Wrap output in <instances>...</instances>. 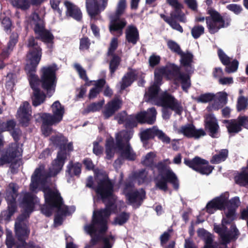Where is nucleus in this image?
<instances>
[{
  "mask_svg": "<svg viewBox=\"0 0 248 248\" xmlns=\"http://www.w3.org/2000/svg\"><path fill=\"white\" fill-rule=\"evenodd\" d=\"M107 55L111 57L109 62V70L111 76H113L120 65L121 58L118 54Z\"/></svg>",
  "mask_w": 248,
  "mask_h": 248,
  "instance_id": "nucleus-38",
  "label": "nucleus"
},
{
  "mask_svg": "<svg viewBox=\"0 0 248 248\" xmlns=\"http://www.w3.org/2000/svg\"><path fill=\"white\" fill-rule=\"evenodd\" d=\"M97 186L94 190L99 198L104 203L113 195L114 183L105 172L100 173L95 178Z\"/></svg>",
  "mask_w": 248,
  "mask_h": 248,
  "instance_id": "nucleus-7",
  "label": "nucleus"
},
{
  "mask_svg": "<svg viewBox=\"0 0 248 248\" xmlns=\"http://www.w3.org/2000/svg\"><path fill=\"white\" fill-rule=\"evenodd\" d=\"M129 70H130V71L127 72L122 79V81L121 82V89L122 90L130 86L137 78L138 72L137 70L131 68H129Z\"/></svg>",
  "mask_w": 248,
  "mask_h": 248,
  "instance_id": "nucleus-30",
  "label": "nucleus"
},
{
  "mask_svg": "<svg viewBox=\"0 0 248 248\" xmlns=\"http://www.w3.org/2000/svg\"><path fill=\"white\" fill-rule=\"evenodd\" d=\"M91 44L90 39L87 36H84L80 39L79 48L81 51L88 50Z\"/></svg>",
  "mask_w": 248,
  "mask_h": 248,
  "instance_id": "nucleus-61",
  "label": "nucleus"
},
{
  "mask_svg": "<svg viewBox=\"0 0 248 248\" xmlns=\"http://www.w3.org/2000/svg\"><path fill=\"white\" fill-rule=\"evenodd\" d=\"M226 194H227L226 207H227V208L234 209V210H236V209L239 206L241 203L239 198L238 197L236 196L233 198H232L231 199L229 200V193H226Z\"/></svg>",
  "mask_w": 248,
  "mask_h": 248,
  "instance_id": "nucleus-51",
  "label": "nucleus"
},
{
  "mask_svg": "<svg viewBox=\"0 0 248 248\" xmlns=\"http://www.w3.org/2000/svg\"><path fill=\"white\" fill-rule=\"evenodd\" d=\"M31 213V212H29V211L24 210V212L17 217L15 225H27L25 222V220L30 217V215Z\"/></svg>",
  "mask_w": 248,
  "mask_h": 248,
  "instance_id": "nucleus-55",
  "label": "nucleus"
},
{
  "mask_svg": "<svg viewBox=\"0 0 248 248\" xmlns=\"http://www.w3.org/2000/svg\"><path fill=\"white\" fill-rule=\"evenodd\" d=\"M69 155L57 152L56 158L52 161L51 166L46 172H44V166L41 165L37 168L31 177V183L30 185L31 191H34L40 184L45 183L48 178L56 176L62 170L67 156Z\"/></svg>",
  "mask_w": 248,
  "mask_h": 248,
  "instance_id": "nucleus-3",
  "label": "nucleus"
},
{
  "mask_svg": "<svg viewBox=\"0 0 248 248\" xmlns=\"http://www.w3.org/2000/svg\"><path fill=\"white\" fill-rule=\"evenodd\" d=\"M104 104V100L93 102L88 106L87 108V111L88 112H96L99 111L103 107Z\"/></svg>",
  "mask_w": 248,
  "mask_h": 248,
  "instance_id": "nucleus-58",
  "label": "nucleus"
},
{
  "mask_svg": "<svg viewBox=\"0 0 248 248\" xmlns=\"http://www.w3.org/2000/svg\"><path fill=\"white\" fill-rule=\"evenodd\" d=\"M166 77L175 81L183 73L181 72L180 67L174 63H170L165 66Z\"/></svg>",
  "mask_w": 248,
  "mask_h": 248,
  "instance_id": "nucleus-36",
  "label": "nucleus"
},
{
  "mask_svg": "<svg viewBox=\"0 0 248 248\" xmlns=\"http://www.w3.org/2000/svg\"><path fill=\"white\" fill-rule=\"evenodd\" d=\"M227 194H221L219 196L214 198L208 202L206 206V212L212 214L217 210H222L226 208Z\"/></svg>",
  "mask_w": 248,
  "mask_h": 248,
  "instance_id": "nucleus-18",
  "label": "nucleus"
},
{
  "mask_svg": "<svg viewBox=\"0 0 248 248\" xmlns=\"http://www.w3.org/2000/svg\"><path fill=\"white\" fill-rule=\"evenodd\" d=\"M177 133L183 134L187 138L195 139H198L206 135V132L202 128L196 129L195 126L190 123L181 126L177 130Z\"/></svg>",
  "mask_w": 248,
  "mask_h": 248,
  "instance_id": "nucleus-16",
  "label": "nucleus"
},
{
  "mask_svg": "<svg viewBox=\"0 0 248 248\" xmlns=\"http://www.w3.org/2000/svg\"><path fill=\"white\" fill-rule=\"evenodd\" d=\"M226 225V224L222 222V227L219 225H215L214 228L215 232L220 235L222 244H228L232 239V237L230 231H227L228 228Z\"/></svg>",
  "mask_w": 248,
  "mask_h": 248,
  "instance_id": "nucleus-32",
  "label": "nucleus"
},
{
  "mask_svg": "<svg viewBox=\"0 0 248 248\" xmlns=\"http://www.w3.org/2000/svg\"><path fill=\"white\" fill-rule=\"evenodd\" d=\"M204 33V28L201 25H196L191 30V35L195 39L200 38Z\"/></svg>",
  "mask_w": 248,
  "mask_h": 248,
  "instance_id": "nucleus-54",
  "label": "nucleus"
},
{
  "mask_svg": "<svg viewBox=\"0 0 248 248\" xmlns=\"http://www.w3.org/2000/svg\"><path fill=\"white\" fill-rule=\"evenodd\" d=\"M118 46V39L115 37L112 38L109 46L108 49L107 55L116 54L115 51L116 50Z\"/></svg>",
  "mask_w": 248,
  "mask_h": 248,
  "instance_id": "nucleus-64",
  "label": "nucleus"
},
{
  "mask_svg": "<svg viewBox=\"0 0 248 248\" xmlns=\"http://www.w3.org/2000/svg\"><path fill=\"white\" fill-rule=\"evenodd\" d=\"M160 85L161 84H155V83L154 82L152 85L148 87L144 96L145 102L155 103L156 104L159 96L158 94L160 91Z\"/></svg>",
  "mask_w": 248,
  "mask_h": 248,
  "instance_id": "nucleus-26",
  "label": "nucleus"
},
{
  "mask_svg": "<svg viewBox=\"0 0 248 248\" xmlns=\"http://www.w3.org/2000/svg\"><path fill=\"white\" fill-rule=\"evenodd\" d=\"M105 203V207L99 210H94L93 214L91 223L86 226V229L90 234L97 232L96 227L101 233H105L108 229V221L113 210L114 202L109 199Z\"/></svg>",
  "mask_w": 248,
  "mask_h": 248,
  "instance_id": "nucleus-4",
  "label": "nucleus"
},
{
  "mask_svg": "<svg viewBox=\"0 0 248 248\" xmlns=\"http://www.w3.org/2000/svg\"><path fill=\"white\" fill-rule=\"evenodd\" d=\"M22 151L19 147L18 143H11L5 149L3 155L8 161V163L12 162L16 157L21 156Z\"/></svg>",
  "mask_w": 248,
  "mask_h": 248,
  "instance_id": "nucleus-27",
  "label": "nucleus"
},
{
  "mask_svg": "<svg viewBox=\"0 0 248 248\" xmlns=\"http://www.w3.org/2000/svg\"><path fill=\"white\" fill-rule=\"evenodd\" d=\"M136 189L135 185L131 180H126L123 184L122 193L125 198Z\"/></svg>",
  "mask_w": 248,
  "mask_h": 248,
  "instance_id": "nucleus-47",
  "label": "nucleus"
},
{
  "mask_svg": "<svg viewBox=\"0 0 248 248\" xmlns=\"http://www.w3.org/2000/svg\"><path fill=\"white\" fill-rule=\"evenodd\" d=\"M51 108L53 115L61 122L64 113V107L59 101H56L52 105Z\"/></svg>",
  "mask_w": 248,
  "mask_h": 248,
  "instance_id": "nucleus-41",
  "label": "nucleus"
},
{
  "mask_svg": "<svg viewBox=\"0 0 248 248\" xmlns=\"http://www.w3.org/2000/svg\"><path fill=\"white\" fill-rule=\"evenodd\" d=\"M176 81L181 82V87L183 90L186 92L191 86L190 76L186 73H183L178 77Z\"/></svg>",
  "mask_w": 248,
  "mask_h": 248,
  "instance_id": "nucleus-44",
  "label": "nucleus"
},
{
  "mask_svg": "<svg viewBox=\"0 0 248 248\" xmlns=\"http://www.w3.org/2000/svg\"><path fill=\"white\" fill-rule=\"evenodd\" d=\"M160 61L161 57L160 56L153 54L149 58V66L153 68L155 67L160 63Z\"/></svg>",
  "mask_w": 248,
  "mask_h": 248,
  "instance_id": "nucleus-63",
  "label": "nucleus"
},
{
  "mask_svg": "<svg viewBox=\"0 0 248 248\" xmlns=\"http://www.w3.org/2000/svg\"><path fill=\"white\" fill-rule=\"evenodd\" d=\"M30 104L28 102H24L20 105L17 110V119L22 126L27 127L30 124L31 114L30 113Z\"/></svg>",
  "mask_w": 248,
  "mask_h": 248,
  "instance_id": "nucleus-23",
  "label": "nucleus"
},
{
  "mask_svg": "<svg viewBox=\"0 0 248 248\" xmlns=\"http://www.w3.org/2000/svg\"><path fill=\"white\" fill-rule=\"evenodd\" d=\"M126 6V0H120L117 5L114 16L117 18H120V16L124 13Z\"/></svg>",
  "mask_w": 248,
  "mask_h": 248,
  "instance_id": "nucleus-60",
  "label": "nucleus"
},
{
  "mask_svg": "<svg viewBox=\"0 0 248 248\" xmlns=\"http://www.w3.org/2000/svg\"><path fill=\"white\" fill-rule=\"evenodd\" d=\"M15 230L17 240L23 243V246H26L28 244L26 240L28 239L30 233V230L28 225H15Z\"/></svg>",
  "mask_w": 248,
  "mask_h": 248,
  "instance_id": "nucleus-28",
  "label": "nucleus"
},
{
  "mask_svg": "<svg viewBox=\"0 0 248 248\" xmlns=\"http://www.w3.org/2000/svg\"><path fill=\"white\" fill-rule=\"evenodd\" d=\"M12 2L14 6L23 10L28 9L31 5L29 0H14Z\"/></svg>",
  "mask_w": 248,
  "mask_h": 248,
  "instance_id": "nucleus-56",
  "label": "nucleus"
},
{
  "mask_svg": "<svg viewBox=\"0 0 248 248\" xmlns=\"http://www.w3.org/2000/svg\"><path fill=\"white\" fill-rule=\"evenodd\" d=\"M19 186L15 183H10L5 190V200L7 204V209L1 212L0 220L9 222L12 217L17 211L16 198L18 195Z\"/></svg>",
  "mask_w": 248,
  "mask_h": 248,
  "instance_id": "nucleus-5",
  "label": "nucleus"
},
{
  "mask_svg": "<svg viewBox=\"0 0 248 248\" xmlns=\"http://www.w3.org/2000/svg\"><path fill=\"white\" fill-rule=\"evenodd\" d=\"M133 133V129L123 130L116 134V145L119 150H123L124 145L130 143L129 140L132 138Z\"/></svg>",
  "mask_w": 248,
  "mask_h": 248,
  "instance_id": "nucleus-24",
  "label": "nucleus"
},
{
  "mask_svg": "<svg viewBox=\"0 0 248 248\" xmlns=\"http://www.w3.org/2000/svg\"><path fill=\"white\" fill-rule=\"evenodd\" d=\"M235 183L240 186H248V171L244 169L235 176Z\"/></svg>",
  "mask_w": 248,
  "mask_h": 248,
  "instance_id": "nucleus-40",
  "label": "nucleus"
},
{
  "mask_svg": "<svg viewBox=\"0 0 248 248\" xmlns=\"http://www.w3.org/2000/svg\"><path fill=\"white\" fill-rule=\"evenodd\" d=\"M215 95L212 93H206L201 94L198 97L193 98V99L197 102L207 103L214 99Z\"/></svg>",
  "mask_w": 248,
  "mask_h": 248,
  "instance_id": "nucleus-53",
  "label": "nucleus"
},
{
  "mask_svg": "<svg viewBox=\"0 0 248 248\" xmlns=\"http://www.w3.org/2000/svg\"><path fill=\"white\" fill-rule=\"evenodd\" d=\"M146 124H153L155 123L156 120V116L157 111L155 107H152L147 109L145 111Z\"/></svg>",
  "mask_w": 248,
  "mask_h": 248,
  "instance_id": "nucleus-50",
  "label": "nucleus"
},
{
  "mask_svg": "<svg viewBox=\"0 0 248 248\" xmlns=\"http://www.w3.org/2000/svg\"><path fill=\"white\" fill-rule=\"evenodd\" d=\"M126 41L133 45H136L140 39L139 32L137 28L133 25H130L127 26L125 30Z\"/></svg>",
  "mask_w": 248,
  "mask_h": 248,
  "instance_id": "nucleus-31",
  "label": "nucleus"
},
{
  "mask_svg": "<svg viewBox=\"0 0 248 248\" xmlns=\"http://www.w3.org/2000/svg\"><path fill=\"white\" fill-rule=\"evenodd\" d=\"M145 197V191L141 188L140 190L136 189L125 199L127 204L132 205L135 208H138L142 205Z\"/></svg>",
  "mask_w": 248,
  "mask_h": 248,
  "instance_id": "nucleus-22",
  "label": "nucleus"
},
{
  "mask_svg": "<svg viewBox=\"0 0 248 248\" xmlns=\"http://www.w3.org/2000/svg\"><path fill=\"white\" fill-rule=\"evenodd\" d=\"M108 3V0H86L87 12L91 18L96 20V16L106 9Z\"/></svg>",
  "mask_w": 248,
  "mask_h": 248,
  "instance_id": "nucleus-13",
  "label": "nucleus"
},
{
  "mask_svg": "<svg viewBox=\"0 0 248 248\" xmlns=\"http://www.w3.org/2000/svg\"><path fill=\"white\" fill-rule=\"evenodd\" d=\"M122 151V155L126 159L131 161H134L136 158V155L133 151L130 144L124 145L123 150Z\"/></svg>",
  "mask_w": 248,
  "mask_h": 248,
  "instance_id": "nucleus-46",
  "label": "nucleus"
},
{
  "mask_svg": "<svg viewBox=\"0 0 248 248\" xmlns=\"http://www.w3.org/2000/svg\"><path fill=\"white\" fill-rule=\"evenodd\" d=\"M82 164L78 162L70 160L66 166L65 174L69 179L74 177L79 178L81 173Z\"/></svg>",
  "mask_w": 248,
  "mask_h": 248,
  "instance_id": "nucleus-29",
  "label": "nucleus"
},
{
  "mask_svg": "<svg viewBox=\"0 0 248 248\" xmlns=\"http://www.w3.org/2000/svg\"><path fill=\"white\" fill-rule=\"evenodd\" d=\"M163 76H166L165 67L156 68L154 71V81L155 84H162Z\"/></svg>",
  "mask_w": 248,
  "mask_h": 248,
  "instance_id": "nucleus-48",
  "label": "nucleus"
},
{
  "mask_svg": "<svg viewBox=\"0 0 248 248\" xmlns=\"http://www.w3.org/2000/svg\"><path fill=\"white\" fill-rule=\"evenodd\" d=\"M64 5L66 9L65 15L67 17H71L78 21L81 20L82 14L77 5L68 0L64 2Z\"/></svg>",
  "mask_w": 248,
  "mask_h": 248,
  "instance_id": "nucleus-25",
  "label": "nucleus"
},
{
  "mask_svg": "<svg viewBox=\"0 0 248 248\" xmlns=\"http://www.w3.org/2000/svg\"><path fill=\"white\" fill-rule=\"evenodd\" d=\"M204 126L205 132L211 138H218L220 136V127L214 114L209 113L204 116Z\"/></svg>",
  "mask_w": 248,
  "mask_h": 248,
  "instance_id": "nucleus-12",
  "label": "nucleus"
},
{
  "mask_svg": "<svg viewBox=\"0 0 248 248\" xmlns=\"http://www.w3.org/2000/svg\"><path fill=\"white\" fill-rule=\"evenodd\" d=\"M156 155L153 152L147 153L142 157L141 163L145 167L154 171L156 168L158 172V176L155 178V186L159 189L166 192L168 190V183L172 185L174 190H177L179 188V180L176 174L170 166L164 161H159L155 163L154 161Z\"/></svg>",
  "mask_w": 248,
  "mask_h": 248,
  "instance_id": "nucleus-2",
  "label": "nucleus"
},
{
  "mask_svg": "<svg viewBox=\"0 0 248 248\" xmlns=\"http://www.w3.org/2000/svg\"><path fill=\"white\" fill-rule=\"evenodd\" d=\"M50 140L54 146L59 147L58 152L70 154L74 150L72 142L67 144L68 139L62 134L59 133L52 136L50 138Z\"/></svg>",
  "mask_w": 248,
  "mask_h": 248,
  "instance_id": "nucleus-14",
  "label": "nucleus"
},
{
  "mask_svg": "<svg viewBox=\"0 0 248 248\" xmlns=\"http://www.w3.org/2000/svg\"><path fill=\"white\" fill-rule=\"evenodd\" d=\"M155 136L164 143L168 144L170 142V139L165 133L155 126L152 128L146 129L140 134V140L145 147L148 143V140L154 139Z\"/></svg>",
  "mask_w": 248,
  "mask_h": 248,
  "instance_id": "nucleus-11",
  "label": "nucleus"
},
{
  "mask_svg": "<svg viewBox=\"0 0 248 248\" xmlns=\"http://www.w3.org/2000/svg\"><path fill=\"white\" fill-rule=\"evenodd\" d=\"M137 124L135 115H130L127 117V119L124 123V127L126 128L132 129L134 127L137 126Z\"/></svg>",
  "mask_w": 248,
  "mask_h": 248,
  "instance_id": "nucleus-59",
  "label": "nucleus"
},
{
  "mask_svg": "<svg viewBox=\"0 0 248 248\" xmlns=\"http://www.w3.org/2000/svg\"><path fill=\"white\" fill-rule=\"evenodd\" d=\"M130 217L129 213L122 212L115 217L113 224L122 226L125 224L129 220Z\"/></svg>",
  "mask_w": 248,
  "mask_h": 248,
  "instance_id": "nucleus-49",
  "label": "nucleus"
},
{
  "mask_svg": "<svg viewBox=\"0 0 248 248\" xmlns=\"http://www.w3.org/2000/svg\"><path fill=\"white\" fill-rule=\"evenodd\" d=\"M160 17L163 19V20L168 24L173 29L181 33H183L184 31L182 27L180 25L179 23L176 21L177 19H172V18H169V16L165 15L163 14H160Z\"/></svg>",
  "mask_w": 248,
  "mask_h": 248,
  "instance_id": "nucleus-43",
  "label": "nucleus"
},
{
  "mask_svg": "<svg viewBox=\"0 0 248 248\" xmlns=\"http://www.w3.org/2000/svg\"><path fill=\"white\" fill-rule=\"evenodd\" d=\"M35 197V196L31 193L27 192L24 194L21 202L24 210L29 211V212L33 211L35 206L34 200Z\"/></svg>",
  "mask_w": 248,
  "mask_h": 248,
  "instance_id": "nucleus-35",
  "label": "nucleus"
},
{
  "mask_svg": "<svg viewBox=\"0 0 248 248\" xmlns=\"http://www.w3.org/2000/svg\"><path fill=\"white\" fill-rule=\"evenodd\" d=\"M167 2L174 9L170 13V16L169 18L172 19H177L180 22L185 23L186 22V17L185 14L182 11L184 6L180 3L178 0H166Z\"/></svg>",
  "mask_w": 248,
  "mask_h": 248,
  "instance_id": "nucleus-21",
  "label": "nucleus"
},
{
  "mask_svg": "<svg viewBox=\"0 0 248 248\" xmlns=\"http://www.w3.org/2000/svg\"><path fill=\"white\" fill-rule=\"evenodd\" d=\"M247 116H239L237 119L225 120L223 122L226 125L228 132L231 136L238 133L242 130V127H246Z\"/></svg>",
  "mask_w": 248,
  "mask_h": 248,
  "instance_id": "nucleus-15",
  "label": "nucleus"
},
{
  "mask_svg": "<svg viewBox=\"0 0 248 248\" xmlns=\"http://www.w3.org/2000/svg\"><path fill=\"white\" fill-rule=\"evenodd\" d=\"M227 194H221L219 196L214 198L208 202L206 206V212L212 214L217 210H222L226 208Z\"/></svg>",
  "mask_w": 248,
  "mask_h": 248,
  "instance_id": "nucleus-19",
  "label": "nucleus"
},
{
  "mask_svg": "<svg viewBox=\"0 0 248 248\" xmlns=\"http://www.w3.org/2000/svg\"><path fill=\"white\" fill-rule=\"evenodd\" d=\"M208 14L210 16L196 17V22H203L206 20L207 28L210 34H215L221 28H225L229 26L231 19L229 17H223L217 11L210 9L208 10Z\"/></svg>",
  "mask_w": 248,
  "mask_h": 248,
  "instance_id": "nucleus-6",
  "label": "nucleus"
},
{
  "mask_svg": "<svg viewBox=\"0 0 248 248\" xmlns=\"http://www.w3.org/2000/svg\"><path fill=\"white\" fill-rule=\"evenodd\" d=\"M184 163L195 171L202 175H208L214 169V167L209 165V162L199 156L192 159L185 158Z\"/></svg>",
  "mask_w": 248,
  "mask_h": 248,
  "instance_id": "nucleus-8",
  "label": "nucleus"
},
{
  "mask_svg": "<svg viewBox=\"0 0 248 248\" xmlns=\"http://www.w3.org/2000/svg\"><path fill=\"white\" fill-rule=\"evenodd\" d=\"M229 150L227 149H221L218 154L213 155L210 159V163L213 164H219L225 161L228 157Z\"/></svg>",
  "mask_w": 248,
  "mask_h": 248,
  "instance_id": "nucleus-39",
  "label": "nucleus"
},
{
  "mask_svg": "<svg viewBox=\"0 0 248 248\" xmlns=\"http://www.w3.org/2000/svg\"><path fill=\"white\" fill-rule=\"evenodd\" d=\"M248 99L243 96H240L237 100V109L238 111H241L246 108L248 106Z\"/></svg>",
  "mask_w": 248,
  "mask_h": 248,
  "instance_id": "nucleus-62",
  "label": "nucleus"
},
{
  "mask_svg": "<svg viewBox=\"0 0 248 248\" xmlns=\"http://www.w3.org/2000/svg\"><path fill=\"white\" fill-rule=\"evenodd\" d=\"M45 203L57 209L58 212L66 214L68 208L66 206L65 209L62 208L63 204V199L61 196L60 193L56 190H53L49 187H46L43 189Z\"/></svg>",
  "mask_w": 248,
  "mask_h": 248,
  "instance_id": "nucleus-10",
  "label": "nucleus"
},
{
  "mask_svg": "<svg viewBox=\"0 0 248 248\" xmlns=\"http://www.w3.org/2000/svg\"><path fill=\"white\" fill-rule=\"evenodd\" d=\"M106 158L108 160L111 159L114 156L115 150L118 149L115 144L113 138L112 137L107 139L105 144Z\"/></svg>",
  "mask_w": 248,
  "mask_h": 248,
  "instance_id": "nucleus-37",
  "label": "nucleus"
},
{
  "mask_svg": "<svg viewBox=\"0 0 248 248\" xmlns=\"http://www.w3.org/2000/svg\"><path fill=\"white\" fill-rule=\"evenodd\" d=\"M127 22L125 19L117 18L114 16V18L111 21L109 30L111 33L117 32L120 35L123 34V30L126 25Z\"/></svg>",
  "mask_w": 248,
  "mask_h": 248,
  "instance_id": "nucleus-34",
  "label": "nucleus"
},
{
  "mask_svg": "<svg viewBox=\"0 0 248 248\" xmlns=\"http://www.w3.org/2000/svg\"><path fill=\"white\" fill-rule=\"evenodd\" d=\"M29 83L33 90L32 105L34 107L38 106L44 102L46 95L43 91H41L39 87L31 83Z\"/></svg>",
  "mask_w": 248,
  "mask_h": 248,
  "instance_id": "nucleus-33",
  "label": "nucleus"
},
{
  "mask_svg": "<svg viewBox=\"0 0 248 248\" xmlns=\"http://www.w3.org/2000/svg\"><path fill=\"white\" fill-rule=\"evenodd\" d=\"M179 55L181 57L180 62L182 66H190L193 59V55L191 52L187 51L185 53L182 51Z\"/></svg>",
  "mask_w": 248,
  "mask_h": 248,
  "instance_id": "nucleus-42",
  "label": "nucleus"
},
{
  "mask_svg": "<svg viewBox=\"0 0 248 248\" xmlns=\"http://www.w3.org/2000/svg\"><path fill=\"white\" fill-rule=\"evenodd\" d=\"M35 16L37 20L34 17L32 20L34 22L33 29L35 36H30L27 41V46L29 50L27 53V60L25 71L29 83L34 84L39 87L40 86L47 94H52L55 91L57 82V65L53 63L52 65L42 67L40 71V78L36 74V72L42 55V49L37 40L43 42L52 51L54 43V36L50 31L45 28V23L38 14H35Z\"/></svg>",
  "mask_w": 248,
  "mask_h": 248,
  "instance_id": "nucleus-1",
  "label": "nucleus"
},
{
  "mask_svg": "<svg viewBox=\"0 0 248 248\" xmlns=\"http://www.w3.org/2000/svg\"><path fill=\"white\" fill-rule=\"evenodd\" d=\"M123 104V100L120 96H115L108 101L105 105L104 109L102 110L104 119H108L112 116L116 112L122 108Z\"/></svg>",
  "mask_w": 248,
  "mask_h": 248,
  "instance_id": "nucleus-17",
  "label": "nucleus"
},
{
  "mask_svg": "<svg viewBox=\"0 0 248 248\" xmlns=\"http://www.w3.org/2000/svg\"><path fill=\"white\" fill-rule=\"evenodd\" d=\"M168 47L170 51L179 55L182 51L180 46L174 41L169 40L167 42Z\"/></svg>",
  "mask_w": 248,
  "mask_h": 248,
  "instance_id": "nucleus-57",
  "label": "nucleus"
},
{
  "mask_svg": "<svg viewBox=\"0 0 248 248\" xmlns=\"http://www.w3.org/2000/svg\"><path fill=\"white\" fill-rule=\"evenodd\" d=\"M156 104L160 105L163 108H170L178 115H182L183 111V107L181 102L166 91L159 95L158 100Z\"/></svg>",
  "mask_w": 248,
  "mask_h": 248,
  "instance_id": "nucleus-9",
  "label": "nucleus"
},
{
  "mask_svg": "<svg viewBox=\"0 0 248 248\" xmlns=\"http://www.w3.org/2000/svg\"><path fill=\"white\" fill-rule=\"evenodd\" d=\"M228 211L226 213V217L222 219V223L226 224H230L235 219L236 210L234 209L227 208Z\"/></svg>",
  "mask_w": 248,
  "mask_h": 248,
  "instance_id": "nucleus-52",
  "label": "nucleus"
},
{
  "mask_svg": "<svg viewBox=\"0 0 248 248\" xmlns=\"http://www.w3.org/2000/svg\"><path fill=\"white\" fill-rule=\"evenodd\" d=\"M217 55L222 64L226 66L225 71L226 73H233L237 70L239 62L236 59L231 61V59L221 48L218 49Z\"/></svg>",
  "mask_w": 248,
  "mask_h": 248,
  "instance_id": "nucleus-20",
  "label": "nucleus"
},
{
  "mask_svg": "<svg viewBox=\"0 0 248 248\" xmlns=\"http://www.w3.org/2000/svg\"><path fill=\"white\" fill-rule=\"evenodd\" d=\"M43 125H50L58 124L60 121L50 113H45L41 116Z\"/></svg>",
  "mask_w": 248,
  "mask_h": 248,
  "instance_id": "nucleus-45",
  "label": "nucleus"
}]
</instances>
